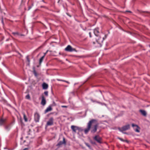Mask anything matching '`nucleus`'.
Listing matches in <instances>:
<instances>
[{
    "instance_id": "nucleus-1",
    "label": "nucleus",
    "mask_w": 150,
    "mask_h": 150,
    "mask_svg": "<svg viewBox=\"0 0 150 150\" xmlns=\"http://www.w3.org/2000/svg\"><path fill=\"white\" fill-rule=\"evenodd\" d=\"M106 38V35L103 33H101L99 35L96 36L95 38L96 42L99 44L101 45L103 40Z\"/></svg>"
},
{
    "instance_id": "nucleus-2",
    "label": "nucleus",
    "mask_w": 150,
    "mask_h": 150,
    "mask_svg": "<svg viewBox=\"0 0 150 150\" xmlns=\"http://www.w3.org/2000/svg\"><path fill=\"white\" fill-rule=\"evenodd\" d=\"M96 122V120L93 119L90 121L88 123L87 128L84 130V133L85 134H87L89 131L91 127L92 124L93 123Z\"/></svg>"
},
{
    "instance_id": "nucleus-3",
    "label": "nucleus",
    "mask_w": 150,
    "mask_h": 150,
    "mask_svg": "<svg viewBox=\"0 0 150 150\" xmlns=\"http://www.w3.org/2000/svg\"><path fill=\"white\" fill-rule=\"evenodd\" d=\"M93 123H95V125L91 127V132L92 133H94L97 131V127L98 125V124L97 123V120L96 122Z\"/></svg>"
},
{
    "instance_id": "nucleus-4",
    "label": "nucleus",
    "mask_w": 150,
    "mask_h": 150,
    "mask_svg": "<svg viewBox=\"0 0 150 150\" xmlns=\"http://www.w3.org/2000/svg\"><path fill=\"white\" fill-rule=\"evenodd\" d=\"M129 128L130 125L128 124L123 126L121 128H119L118 129L120 132H123L124 131H125L129 129Z\"/></svg>"
},
{
    "instance_id": "nucleus-5",
    "label": "nucleus",
    "mask_w": 150,
    "mask_h": 150,
    "mask_svg": "<svg viewBox=\"0 0 150 150\" xmlns=\"http://www.w3.org/2000/svg\"><path fill=\"white\" fill-rule=\"evenodd\" d=\"M40 118V116L39 114L36 112L34 114V120L36 122H38Z\"/></svg>"
},
{
    "instance_id": "nucleus-6",
    "label": "nucleus",
    "mask_w": 150,
    "mask_h": 150,
    "mask_svg": "<svg viewBox=\"0 0 150 150\" xmlns=\"http://www.w3.org/2000/svg\"><path fill=\"white\" fill-rule=\"evenodd\" d=\"M132 126L135 132H139V129L140 128L137 125L132 124Z\"/></svg>"
},
{
    "instance_id": "nucleus-7",
    "label": "nucleus",
    "mask_w": 150,
    "mask_h": 150,
    "mask_svg": "<svg viewBox=\"0 0 150 150\" xmlns=\"http://www.w3.org/2000/svg\"><path fill=\"white\" fill-rule=\"evenodd\" d=\"M54 119L52 117H51L47 121V126H50L53 124Z\"/></svg>"
},
{
    "instance_id": "nucleus-8",
    "label": "nucleus",
    "mask_w": 150,
    "mask_h": 150,
    "mask_svg": "<svg viewBox=\"0 0 150 150\" xmlns=\"http://www.w3.org/2000/svg\"><path fill=\"white\" fill-rule=\"evenodd\" d=\"M65 50L67 51L72 52L74 50V49H73L70 45H68L65 48Z\"/></svg>"
},
{
    "instance_id": "nucleus-9",
    "label": "nucleus",
    "mask_w": 150,
    "mask_h": 150,
    "mask_svg": "<svg viewBox=\"0 0 150 150\" xmlns=\"http://www.w3.org/2000/svg\"><path fill=\"white\" fill-rule=\"evenodd\" d=\"M41 103L42 105H45L46 103L45 98L43 95L42 96V100Z\"/></svg>"
},
{
    "instance_id": "nucleus-10",
    "label": "nucleus",
    "mask_w": 150,
    "mask_h": 150,
    "mask_svg": "<svg viewBox=\"0 0 150 150\" xmlns=\"http://www.w3.org/2000/svg\"><path fill=\"white\" fill-rule=\"evenodd\" d=\"M94 33L96 36L100 35V34L99 33L98 28H95L93 30Z\"/></svg>"
},
{
    "instance_id": "nucleus-11",
    "label": "nucleus",
    "mask_w": 150,
    "mask_h": 150,
    "mask_svg": "<svg viewBox=\"0 0 150 150\" xmlns=\"http://www.w3.org/2000/svg\"><path fill=\"white\" fill-rule=\"evenodd\" d=\"M77 127L78 126L74 125H71V128L72 129L73 132H74V133L76 132V131L77 130Z\"/></svg>"
},
{
    "instance_id": "nucleus-12",
    "label": "nucleus",
    "mask_w": 150,
    "mask_h": 150,
    "mask_svg": "<svg viewBox=\"0 0 150 150\" xmlns=\"http://www.w3.org/2000/svg\"><path fill=\"white\" fill-rule=\"evenodd\" d=\"M95 140L97 142L100 143L101 142V139L98 135L96 136L94 138Z\"/></svg>"
},
{
    "instance_id": "nucleus-13",
    "label": "nucleus",
    "mask_w": 150,
    "mask_h": 150,
    "mask_svg": "<svg viewBox=\"0 0 150 150\" xmlns=\"http://www.w3.org/2000/svg\"><path fill=\"white\" fill-rule=\"evenodd\" d=\"M42 88L44 89H46L48 88V85L46 83H44L42 84Z\"/></svg>"
},
{
    "instance_id": "nucleus-14",
    "label": "nucleus",
    "mask_w": 150,
    "mask_h": 150,
    "mask_svg": "<svg viewBox=\"0 0 150 150\" xmlns=\"http://www.w3.org/2000/svg\"><path fill=\"white\" fill-rule=\"evenodd\" d=\"M52 110V109L51 107L50 106H49L45 110V113H46L47 112Z\"/></svg>"
},
{
    "instance_id": "nucleus-15",
    "label": "nucleus",
    "mask_w": 150,
    "mask_h": 150,
    "mask_svg": "<svg viewBox=\"0 0 150 150\" xmlns=\"http://www.w3.org/2000/svg\"><path fill=\"white\" fill-rule=\"evenodd\" d=\"M139 111L144 116H146V113L145 110H140Z\"/></svg>"
},
{
    "instance_id": "nucleus-16",
    "label": "nucleus",
    "mask_w": 150,
    "mask_h": 150,
    "mask_svg": "<svg viewBox=\"0 0 150 150\" xmlns=\"http://www.w3.org/2000/svg\"><path fill=\"white\" fill-rule=\"evenodd\" d=\"M5 120L3 119H1L0 120V125H2L4 124Z\"/></svg>"
},
{
    "instance_id": "nucleus-17",
    "label": "nucleus",
    "mask_w": 150,
    "mask_h": 150,
    "mask_svg": "<svg viewBox=\"0 0 150 150\" xmlns=\"http://www.w3.org/2000/svg\"><path fill=\"white\" fill-rule=\"evenodd\" d=\"M77 130L79 132H81L83 130V129L82 128V127H77Z\"/></svg>"
},
{
    "instance_id": "nucleus-18",
    "label": "nucleus",
    "mask_w": 150,
    "mask_h": 150,
    "mask_svg": "<svg viewBox=\"0 0 150 150\" xmlns=\"http://www.w3.org/2000/svg\"><path fill=\"white\" fill-rule=\"evenodd\" d=\"M23 118L25 122H27L28 121L26 117V116L24 113H23Z\"/></svg>"
},
{
    "instance_id": "nucleus-19",
    "label": "nucleus",
    "mask_w": 150,
    "mask_h": 150,
    "mask_svg": "<svg viewBox=\"0 0 150 150\" xmlns=\"http://www.w3.org/2000/svg\"><path fill=\"white\" fill-rule=\"evenodd\" d=\"M11 128V126L10 125H8L6 127L5 129L6 130L8 131Z\"/></svg>"
},
{
    "instance_id": "nucleus-20",
    "label": "nucleus",
    "mask_w": 150,
    "mask_h": 150,
    "mask_svg": "<svg viewBox=\"0 0 150 150\" xmlns=\"http://www.w3.org/2000/svg\"><path fill=\"white\" fill-rule=\"evenodd\" d=\"M44 58V56H43L39 60V63L40 64H41V62H42L43 59Z\"/></svg>"
},
{
    "instance_id": "nucleus-21",
    "label": "nucleus",
    "mask_w": 150,
    "mask_h": 150,
    "mask_svg": "<svg viewBox=\"0 0 150 150\" xmlns=\"http://www.w3.org/2000/svg\"><path fill=\"white\" fill-rule=\"evenodd\" d=\"M85 144H86V145L87 146H88L89 149H90L91 148V147L89 145V144L88 143H85Z\"/></svg>"
},
{
    "instance_id": "nucleus-22",
    "label": "nucleus",
    "mask_w": 150,
    "mask_h": 150,
    "mask_svg": "<svg viewBox=\"0 0 150 150\" xmlns=\"http://www.w3.org/2000/svg\"><path fill=\"white\" fill-rule=\"evenodd\" d=\"M33 73H34V74L35 76L37 77V73L36 72V71L35 70H34L33 71Z\"/></svg>"
},
{
    "instance_id": "nucleus-23",
    "label": "nucleus",
    "mask_w": 150,
    "mask_h": 150,
    "mask_svg": "<svg viewBox=\"0 0 150 150\" xmlns=\"http://www.w3.org/2000/svg\"><path fill=\"white\" fill-rule=\"evenodd\" d=\"M25 98H26L28 99H30V97L29 95V94H28L27 95L25 96Z\"/></svg>"
},
{
    "instance_id": "nucleus-24",
    "label": "nucleus",
    "mask_w": 150,
    "mask_h": 150,
    "mask_svg": "<svg viewBox=\"0 0 150 150\" xmlns=\"http://www.w3.org/2000/svg\"><path fill=\"white\" fill-rule=\"evenodd\" d=\"M14 35H19V34L18 32H13L12 33Z\"/></svg>"
},
{
    "instance_id": "nucleus-25",
    "label": "nucleus",
    "mask_w": 150,
    "mask_h": 150,
    "mask_svg": "<svg viewBox=\"0 0 150 150\" xmlns=\"http://www.w3.org/2000/svg\"><path fill=\"white\" fill-rule=\"evenodd\" d=\"M63 144V142H60L57 144V145H60Z\"/></svg>"
},
{
    "instance_id": "nucleus-26",
    "label": "nucleus",
    "mask_w": 150,
    "mask_h": 150,
    "mask_svg": "<svg viewBox=\"0 0 150 150\" xmlns=\"http://www.w3.org/2000/svg\"><path fill=\"white\" fill-rule=\"evenodd\" d=\"M63 142V144H66V142L65 141V139L64 137H63V142Z\"/></svg>"
},
{
    "instance_id": "nucleus-27",
    "label": "nucleus",
    "mask_w": 150,
    "mask_h": 150,
    "mask_svg": "<svg viewBox=\"0 0 150 150\" xmlns=\"http://www.w3.org/2000/svg\"><path fill=\"white\" fill-rule=\"evenodd\" d=\"M45 94L47 96H48V92L47 91H45L44 92Z\"/></svg>"
},
{
    "instance_id": "nucleus-28",
    "label": "nucleus",
    "mask_w": 150,
    "mask_h": 150,
    "mask_svg": "<svg viewBox=\"0 0 150 150\" xmlns=\"http://www.w3.org/2000/svg\"><path fill=\"white\" fill-rule=\"evenodd\" d=\"M26 59L27 60V61L29 62H30V59L29 58V57H28V56H27L26 57Z\"/></svg>"
},
{
    "instance_id": "nucleus-29",
    "label": "nucleus",
    "mask_w": 150,
    "mask_h": 150,
    "mask_svg": "<svg viewBox=\"0 0 150 150\" xmlns=\"http://www.w3.org/2000/svg\"><path fill=\"white\" fill-rule=\"evenodd\" d=\"M118 138L120 140H121V141H122V142H124L125 141L123 139L121 138H119V137H118Z\"/></svg>"
},
{
    "instance_id": "nucleus-30",
    "label": "nucleus",
    "mask_w": 150,
    "mask_h": 150,
    "mask_svg": "<svg viewBox=\"0 0 150 150\" xmlns=\"http://www.w3.org/2000/svg\"><path fill=\"white\" fill-rule=\"evenodd\" d=\"M62 108H67V106H65V105H62L61 106Z\"/></svg>"
},
{
    "instance_id": "nucleus-31",
    "label": "nucleus",
    "mask_w": 150,
    "mask_h": 150,
    "mask_svg": "<svg viewBox=\"0 0 150 150\" xmlns=\"http://www.w3.org/2000/svg\"><path fill=\"white\" fill-rule=\"evenodd\" d=\"M48 50H47L46 52L45 53H44V55L43 56H44V57L45 56V55H46V54H47V52H48Z\"/></svg>"
},
{
    "instance_id": "nucleus-32",
    "label": "nucleus",
    "mask_w": 150,
    "mask_h": 150,
    "mask_svg": "<svg viewBox=\"0 0 150 150\" xmlns=\"http://www.w3.org/2000/svg\"><path fill=\"white\" fill-rule=\"evenodd\" d=\"M57 80H58V81H64V80H60V79H57Z\"/></svg>"
},
{
    "instance_id": "nucleus-33",
    "label": "nucleus",
    "mask_w": 150,
    "mask_h": 150,
    "mask_svg": "<svg viewBox=\"0 0 150 150\" xmlns=\"http://www.w3.org/2000/svg\"><path fill=\"white\" fill-rule=\"evenodd\" d=\"M89 35L90 37H91V32L89 33Z\"/></svg>"
},
{
    "instance_id": "nucleus-34",
    "label": "nucleus",
    "mask_w": 150,
    "mask_h": 150,
    "mask_svg": "<svg viewBox=\"0 0 150 150\" xmlns=\"http://www.w3.org/2000/svg\"><path fill=\"white\" fill-rule=\"evenodd\" d=\"M91 100L92 102H96V101H94V100H92V99H91Z\"/></svg>"
},
{
    "instance_id": "nucleus-35",
    "label": "nucleus",
    "mask_w": 150,
    "mask_h": 150,
    "mask_svg": "<svg viewBox=\"0 0 150 150\" xmlns=\"http://www.w3.org/2000/svg\"><path fill=\"white\" fill-rule=\"evenodd\" d=\"M96 102L98 103L99 104H102V103H101L100 102Z\"/></svg>"
},
{
    "instance_id": "nucleus-36",
    "label": "nucleus",
    "mask_w": 150,
    "mask_h": 150,
    "mask_svg": "<svg viewBox=\"0 0 150 150\" xmlns=\"http://www.w3.org/2000/svg\"><path fill=\"white\" fill-rule=\"evenodd\" d=\"M64 81L65 82H66V83H69L68 82V81Z\"/></svg>"
},
{
    "instance_id": "nucleus-37",
    "label": "nucleus",
    "mask_w": 150,
    "mask_h": 150,
    "mask_svg": "<svg viewBox=\"0 0 150 150\" xmlns=\"http://www.w3.org/2000/svg\"><path fill=\"white\" fill-rule=\"evenodd\" d=\"M2 23L3 24H4L3 21V20H2Z\"/></svg>"
},
{
    "instance_id": "nucleus-38",
    "label": "nucleus",
    "mask_w": 150,
    "mask_h": 150,
    "mask_svg": "<svg viewBox=\"0 0 150 150\" xmlns=\"http://www.w3.org/2000/svg\"><path fill=\"white\" fill-rule=\"evenodd\" d=\"M27 149H28V148H25V149H24V150H27Z\"/></svg>"
},
{
    "instance_id": "nucleus-39",
    "label": "nucleus",
    "mask_w": 150,
    "mask_h": 150,
    "mask_svg": "<svg viewBox=\"0 0 150 150\" xmlns=\"http://www.w3.org/2000/svg\"><path fill=\"white\" fill-rule=\"evenodd\" d=\"M127 12H131V11H127Z\"/></svg>"
},
{
    "instance_id": "nucleus-40",
    "label": "nucleus",
    "mask_w": 150,
    "mask_h": 150,
    "mask_svg": "<svg viewBox=\"0 0 150 150\" xmlns=\"http://www.w3.org/2000/svg\"><path fill=\"white\" fill-rule=\"evenodd\" d=\"M95 43V42H93V44H94Z\"/></svg>"
},
{
    "instance_id": "nucleus-41",
    "label": "nucleus",
    "mask_w": 150,
    "mask_h": 150,
    "mask_svg": "<svg viewBox=\"0 0 150 150\" xmlns=\"http://www.w3.org/2000/svg\"><path fill=\"white\" fill-rule=\"evenodd\" d=\"M30 8L29 9V10L30 9Z\"/></svg>"
},
{
    "instance_id": "nucleus-42",
    "label": "nucleus",
    "mask_w": 150,
    "mask_h": 150,
    "mask_svg": "<svg viewBox=\"0 0 150 150\" xmlns=\"http://www.w3.org/2000/svg\"><path fill=\"white\" fill-rule=\"evenodd\" d=\"M149 47H150V45H149Z\"/></svg>"
}]
</instances>
